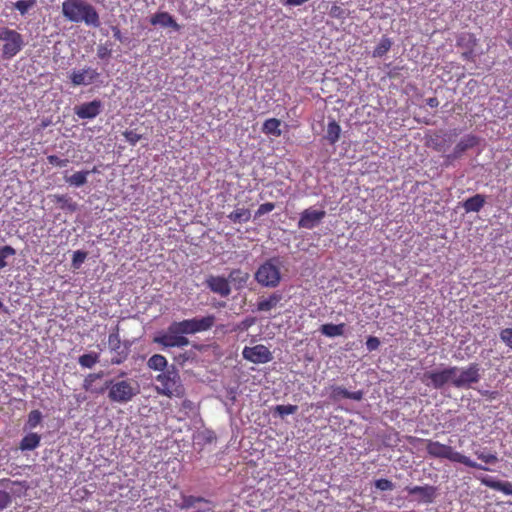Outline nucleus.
Masks as SVG:
<instances>
[{
  "label": "nucleus",
  "instance_id": "nucleus-16",
  "mask_svg": "<svg viewBox=\"0 0 512 512\" xmlns=\"http://www.w3.org/2000/svg\"><path fill=\"white\" fill-rule=\"evenodd\" d=\"M480 138L473 134L465 135L454 147L453 152L447 155V160L452 161L460 158L467 150L476 147Z\"/></svg>",
  "mask_w": 512,
  "mask_h": 512
},
{
  "label": "nucleus",
  "instance_id": "nucleus-60",
  "mask_svg": "<svg viewBox=\"0 0 512 512\" xmlns=\"http://www.w3.org/2000/svg\"><path fill=\"white\" fill-rule=\"evenodd\" d=\"M194 347H195L196 349H198V350H200V349H201V346H200V345H194Z\"/></svg>",
  "mask_w": 512,
  "mask_h": 512
},
{
  "label": "nucleus",
  "instance_id": "nucleus-1",
  "mask_svg": "<svg viewBox=\"0 0 512 512\" xmlns=\"http://www.w3.org/2000/svg\"><path fill=\"white\" fill-rule=\"evenodd\" d=\"M62 14L70 22H84L87 26L99 27L100 17L93 5L85 0H65Z\"/></svg>",
  "mask_w": 512,
  "mask_h": 512
},
{
  "label": "nucleus",
  "instance_id": "nucleus-22",
  "mask_svg": "<svg viewBox=\"0 0 512 512\" xmlns=\"http://www.w3.org/2000/svg\"><path fill=\"white\" fill-rule=\"evenodd\" d=\"M283 296L279 292H273L267 298H260L257 302V310L260 312H268L275 308L282 300Z\"/></svg>",
  "mask_w": 512,
  "mask_h": 512
},
{
  "label": "nucleus",
  "instance_id": "nucleus-15",
  "mask_svg": "<svg viewBox=\"0 0 512 512\" xmlns=\"http://www.w3.org/2000/svg\"><path fill=\"white\" fill-rule=\"evenodd\" d=\"M102 109V102L98 99H95L93 101L75 106L74 113L80 119H94L101 113Z\"/></svg>",
  "mask_w": 512,
  "mask_h": 512
},
{
  "label": "nucleus",
  "instance_id": "nucleus-43",
  "mask_svg": "<svg viewBox=\"0 0 512 512\" xmlns=\"http://www.w3.org/2000/svg\"><path fill=\"white\" fill-rule=\"evenodd\" d=\"M274 208H275V204L272 202L263 203L258 207L254 216H255V218H259V217L263 216L264 214H267V213L273 211Z\"/></svg>",
  "mask_w": 512,
  "mask_h": 512
},
{
  "label": "nucleus",
  "instance_id": "nucleus-41",
  "mask_svg": "<svg viewBox=\"0 0 512 512\" xmlns=\"http://www.w3.org/2000/svg\"><path fill=\"white\" fill-rule=\"evenodd\" d=\"M475 455L477 456V458L479 460L483 461L486 464H494V463H496L498 461L497 456L495 454H493V453H490V452L476 451Z\"/></svg>",
  "mask_w": 512,
  "mask_h": 512
},
{
  "label": "nucleus",
  "instance_id": "nucleus-6",
  "mask_svg": "<svg viewBox=\"0 0 512 512\" xmlns=\"http://www.w3.org/2000/svg\"><path fill=\"white\" fill-rule=\"evenodd\" d=\"M156 343L163 348L185 347L190 344V340L179 331L177 321L172 322L165 332H160L153 338Z\"/></svg>",
  "mask_w": 512,
  "mask_h": 512
},
{
  "label": "nucleus",
  "instance_id": "nucleus-3",
  "mask_svg": "<svg viewBox=\"0 0 512 512\" xmlns=\"http://www.w3.org/2000/svg\"><path fill=\"white\" fill-rule=\"evenodd\" d=\"M426 452L429 457L435 459H446L454 463H460L467 467L489 470L475 461L471 460L468 456L456 451L452 446L443 444L439 441L431 439L425 440Z\"/></svg>",
  "mask_w": 512,
  "mask_h": 512
},
{
  "label": "nucleus",
  "instance_id": "nucleus-28",
  "mask_svg": "<svg viewBox=\"0 0 512 512\" xmlns=\"http://www.w3.org/2000/svg\"><path fill=\"white\" fill-rule=\"evenodd\" d=\"M340 134H341L340 125L335 120L330 121L327 125V131H326V136H325L327 141L331 145H334L339 140Z\"/></svg>",
  "mask_w": 512,
  "mask_h": 512
},
{
  "label": "nucleus",
  "instance_id": "nucleus-7",
  "mask_svg": "<svg viewBox=\"0 0 512 512\" xmlns=\"http://www.w3.org/2000/svg\"><path fill=\"white\" fill-rule=\"evenodd\" d=\"M0 41L4 42L2 47L3 59L13 58L24 46L23 36L8 27H0Z\"/></svg>",
  "mask_w": 512,
  "mask_h": 512
},
{
  "label": "nucleus",
  "instance_id": "nucleus-48",
  "mask_svg": "<svg viewBox=\"0 0 512 512\" xmlns=\"http://www.w3.org/2000/svg\"><path fill=\"white\" fill-rule=\"evenodd\" d=\"M11 503V495L3 490H0V511L8 507Z\"/></svg>",
  "mask_w": 512,
  "mask_h": 512
},
{
  "label": "nucleus",
  "instance_id": "nucleus-47",
  "mask_svg": "<svg viewBox=\"0 0 512 512\" xmlns=\"http://www.w3.org/2000/svg\"><path fill=\"white\" fill-rule=\"evenodd\" d=\"M380 346V340L375 336H369L366 340V348L369 352L375 351Z\"/></svg>",
  "mask_w": 512,
  "mask_h": 512
},
{
  "label": "nucleus",
  "instance_id": "nucleus-59",
  "mask_svg": "<svg viewBox=\"0 0 512 512\" xmlns=\"http://www.w3.org/2000/svg\"><path fill=\"white\" fill-rule=\"evenodd\" d=\"M9 481H10L9 479H1L0 484H3L4 482H9Z\"/></svg>",
  "mask_w": 512,
  "mask_h": 512
},
{
  "label": "nucleus",
  "instance_id": "nucleus-31",
  "mask_svg": "<svg viewBox=\"0 0 512 512\" xmlns=\"http://www.w3.org/2000/svg\"><path fill=\"white\" fill-rule=\"evenodd\" d=\"M167 364V359L161 354H154L147 361V366L155 371H164Z\"/></svg>",
  "mask_w": 512,
  "mask_h": 512
},
{
  "label": "nucleus",
  "instance_id": "nucleus-58",
  "mask_svg": "<svg viewBox=\"0 0 512 512\" xmlns=\"http://www.w3.org/2000/svg\"><path fill=\"white\" fill-rule=\"evenodd\" d=\"M49 125V121H43L42 122V127L45 128Z\"/></svg>",
  "mask_w": 512,
  "mask_h": 512
},
{
  "label": "nucleus",
  "instance_id": "nucleus-55",
  "mask_svg": "<svg viewBox=\"0 0 512 512\" xmlns=\"http://www.w3.org/2000/svg\"><path fill=\"white\" fill-rule=\"evenodd\" d=\"M112 31H113V37L116 40L122 41V33H121L120 29L117 26H114V27H112Z\"/></svg>",
  "mask_w": 512,
  "mask_h": 512
},
{
  "label": "nucleus",
  "instance_id": "nucleus-46",
  "mask_svg": "<svg viewBox=\"0 0 512 512\" xmlns=\"http://www.w3.org/2000/svg\"><path fill=\"white\" fill-rule=\"evenodd\" d=\"M47 161L49 164L56 167H66L69 163L68 159H61L57 155H49L47 156Z\"/></svg>",
  "mask_w": 512,
  "mask_h": 512
},
{
  "label": "nucleus",
  "instance_id": "nucleus-19",
  "mask_svg": "<svg viewBox=\"0 0 512 512\" xmlns=\"http://www.w3.org/2000/svg\"><path fill=\"white\" fill-rule=\"evenodd\" d=\"M150 23L152 25H160L162 27H170L175 31H179L181 26L176 22L172 15L168 12H157L155 13L151 19Z\"/></svg>",
  "mask_w": 512,
  "mask_h": 512
},
{
  "label": "nucleus",
  "instance_id": "nucleus-57",
  "mask_svg": "<svg viewBox=\"0 0 512 512\" xmlns=\"http://www.w3.org/2000/svg\"><path fill=\"white\" fill-rule=\"evenodd\" d=\"M182 407L184 409H193V402L188 400V399H185L183 402H182Z\"/></svg>",
  "mask_w": 512,
  "mask_h": 512
},
{
  "label": "nucleus",
  "instance_id": "nucleus-51",
  "mask_svg": "<svg viewBox=\"0 0 512 512\" xmlns=\"http://www.w3.org/2000/svg\"><path fill=\"white\" fill-rule=\"evenodd\" d=\"M255 324V318L253 317H247L245 318L238 326V329L240 330H247L248 328H250L252 325Z\"/></svg>",
  "mask_w": 512,
  "mask_h": 512
},
{
  "label": "nucleus",
  "instance_id": "nucleus-17",
  "mask_svg": "<svg viewBox=\"0 0 512 512\" xmlns=\"http://www.w3.org/2000/svg\"><path fill=\"white\" fill-rule=\"evenodd\" d=\"M99 77L97 70L85 67L80 70H73L69 76L74 86L90 85Z\"/></svg>",
  "mask_w": 512,
  "mask_h": 512
},
{
  "label": "nucleus",
  "instance_id": "nucleus-35",
  "mask_svg": "<svg viewBox=\"0 0 512 512\" xmlns=\"http://www.w3.org/2000/svg\"><path fill=\"white\" fill-rule=\"evenodd\" d=\"M15 254H16V250L10 245H5V246L0 247V269L6 267L7 266L6 259L11 256H14Z\"/></svg>",
  "mask_w": 512,
  "mask_h": 512
},
{
  "label": "nucleus",
  "instance_id": "nucleus-21",
  "mask_svg": "<svg viewBox=\"0 0 512 512\" xmlns=\"http://www.w3.org/2000/svg\"><path fill=\"white\" fill-rule=\"evenodd\" d=\"M480 481L486 487L500 491L505 495H512V483L508 481L495 480L489 476L482 477Z\"/></svg>",
  "mask_w": 512,
  "mask_h": 512
},
{
  "label": "nucleus",
  "instance_id": "nucleus-56",
  "mask_svg": "<svg viewBox=\"0 0 512 512\" xmlns=\"http://www.w3.org/2000/svg\"><path fill=\"white\" fill-rule=\"evenodd\" d=\"M342 13V9L339 7V6H332L331 8V15L334 16V17H338L340 16V14Z\"/></svg>",
  "mask_w": 512,
  "mask_h": 512
},
{
  "label": "nucleus",
  "instance_id": "nucleus-38",
  "mask_svg": "<svg viewBox=\"0 0 512 512\" xmlns=\"http://www.w3.org/2000/svg\"><path fill=\"white\" fill-rule=\"evenodd\" d=\"M42 421V413L39 410H32L28 415L27 424L30 428L37 427Z\"/></svg>",
  "mask_w": 512,
  "mask_h": 512
},
{
  "label": "nucleus",
  "instance_id": "nucleus-54",
  "mask_svg": "<svg viewBox=\"0 0 512 512\" xmlns=\"http://www.w3.org/2000/svg\"><path fill=\"white\" fill-rule=\"evenodd\" d=\"M309 0H286V5H290V6H300L306 2H308Z\"/></svg>",
  "mask_w": 512,
  "mask_h": 512
},
{
  "label": "nucleus",
  "instance_id": "nucleus-32",
  "mask_svg": "<svg viewBox=\"0 0 512 512\" xmlns=\"http://www.w3.org/2000/svg\"><path fill=\"white\" fill-rule=\"evenodd\" d=\"M391 46H392L391 39L386 36H383L380 39V42L378 43V45L373 50L372 56L375 58L383 57L390 50Z\"/></svg>",
  "mask_w": 512,
  "mask_h": 512
},
{
  "label": "nucleus",
  "instance_id": "nucleus-25",
  "mask_svg": "<svg viewBox=\"0 0 512 512\" xmlns=\"http://www.w3.org/2000/svg\"><path fill=\"white\" fill-rule=\"evenodd\" d=\"M281 121L277 118H269L265 120L262 126V131L266 135L279 137L282 134L280 129Z\"/></svg>",
  "mask_w": 512,
  "mask_h": 512
},
{
  "label": "nucleus",
  "instance_id": "nucleus-12",
  "mask_svg": "<svg viewBox=\"0 0 512 512\" xmlns=\"http://www.w3.org/2000/svg\"><path fill=\"white\" fill-rule=\"evenodd\" d=\"M242 355L244 359L254 364L268 363L273 359L271 351L263 344H257L253 347H244Z\"/></svg>",
  "mask_w": 512,
  "mask_h": 512
},
{
  "label": "nucleus",
  "instance_id": "nucleus-37",
  "mask_svg": "<svg viewBox=\"0 0 512 512\" xmlns=\"http://www.w3.org/2000/svg\"><path fill=\"white\" fill-rule=\"evenodd\" d=\"M197 502H207L206 499L203 497H197V496H185L183 495V502L181 505H179L180 509H189Z\"/></svg>",
  "mask_w": 512,
  "mask_h": 512
},
{
  "label": "nucleus",
  "instance_id": "nucleus-24",
  "mask_svg": "<svg viewBox=\"0 0 512 512\" xmlns=\"http://www.w3.org/2000/svg\"><path fill=\"white\" fill-rule=\"evenodd\" d=\"M344 328L345 324H333V323H327L323 324L320 327V332L330 338L342 336L344 334Z\"/></svg>",
  "mask_w": 512,
  "mask_h": 512
},
{
  "label": "nucleus",
  "instance_id": "nucleus-23",
  "mask_svg": "<svg viewBox=\"0 0 512 512\" xmlns=\"http://www.w3.org/2000/svg\"><path fill=\"white\" fill-rule=\"evenodd\" d=\"M485 205V196L482 194H476L463 202L464 210L469 212H479Z\"/></svg>",
  "mask_w": 512,
  "mask_h": 512
},
{
  "label": "nucleus",
  "instance_id": "nucleus-39",
  "mask_svg": "<svg viewBox=\"0 0 512 512\" xmlns=\"http://www.w3.org/2000/svg\"><path fill=\"white\" fill-rule=\"evenodd\" d=\"M86 258H87V252L82 251V250L75 251L73 253V257H72L73 268L78 269L82 265V263L85 261Z\"/></svg>",
  "mask_w": 512,
  "mask_h": 512
},
{
  "label": "nucleus",
  "instance_id": "nucleus-42",
  "mask_svg": "<svg viewBox=\"0 0 512 512\" xmlns=\"http://www.w3.org/2000/svg\"><path fill=\"white\" fill-rule=\"evenodd\" d=\"M374 485L377 489L381 490V491H390V490H393L394 489V484L392 481L388 480V479H384V478H381V479H377L375 482H374Z\"/></svg>",
  "mask_w": 512,
  "mask_h": 512
},
{
  "label": "nucleus",
  "instance_id": "nucleus-36",
  "mask_svg": "<svg viewBox=\"0 0 512 512\" xmlns=\"http://www.w3.org/2000/svg\"><path fill=\"white\" fill-rule=\"evenodd\" d=\"M297 410H298V406L297 405H292V404L277 405L274 408V412L276 414H278L279 416H281V417H284V416L290 415V414H294V413L297 412Z\"/></svg>",
  "mask_w": 512,
  "mask_h": 512
},
{
  "label": "nucleus",
  "instance_id": "nucleus-34",
  "mask_svg": "<svg viewBox=\"0 0 512 512\" xmlns=\"http://www.w3.org/2000/svg\"><path fill=\"white\" fill-rule=\"evenodd\" d=\"M36 5V0H19L13 3V6L19 13L24 16L30 9Z\"/></svg>",
  "mask_w": 512,
  "mask_h": 512
},
{
  "label": "nucleus",
  "instance_id": "nucleus-45",
  "mask_svg": "<svg viewBox=\"0 0 512 512\" xmlns=\"http://www.w3.org/2000/svg\"><path fill=\"white\" fill-rule=\"evenodd\" d=\"M123 136L125 137L126 141L133 146L136 145V143L140 141L142 138V135L138 134L136 131L133 130L125 131L123 133Z\"/></svg>",
  "mask_w": 512,
  "mask_h": 512
},
{
  "label": "nucleus",
  "instance_id": "nucleus-29",
  "mask_svg": "<svg viewBox=\"0 0 512 512\" xmlns=\"http://www.w3.org/2000/svg\"><path fill=\"white\" fill-rule=\"evenodd\" d=\"M227 217L233 223H246L251 218V212L247 208H237L228 214Z\"/></svg>",
  "mask_w": 512,
  "mask_h": 512
},
{
  "label": "nucleus",
  "instance_id": "nucleus-33",
  "mask_svg": "<svg viewBox=\"0 0 512 512\" xmlns=\"http://www.w3.org/2000/svg\"><path fill=\"white\" fill-rule=\"evenodd\" d=\"M99 361L97 353H86L79 357L78 363L85 368H92Z\"/></svg>",
  "mask_w": 512,
  "mask_h": 512
},
{
  "label": "nucleus",
  "instance_id": "nucleus-30",
  "mask_svg": "<svg viewBox=\"0 0 512 512\" xmlns=\"http://www.w3.org/2000/svg\"><path fill=\"white\" fill-rule=\"evenodd\" d=\"M90 174V171H78L72 174L69 177L65 178V181L74 187H81L87 183L88 175Z\"/></svg>",
  "mask_w": 512,
  "mask_h": 512
},
{
  "label": "nucleus",
  "instance_id": "nucleus-27",
  "mask_svg": "<svg viewBox=\"0 0 512 512\" xmlns=\"http://www.w3.org/2000/svg\"><path fill=\"white\" fill-rule=\"evenodd\" d=\"M249 273L242 271L241 269H233L229 273V281L235 284L237 289L243 288L249 280Z\"/></svg>",
  "mask_w": 512,
  "mask_h": 512
},
{
  "label": "nucleus",
  "instance_id": "nucleus-9",
  "mask_svg": "<svg viewBox=\"0 0 512 512\" xmlns=\"http://www.w3.org/2000/svg\"><path fill=\"white\" fill-rule=\"evenodd\" d=\"M215 323L214 315H206L202 318H191L177 321L179 331H182L184 336L189 334H196L210 330Z\"/></svg>",
  "mask_w": 512,
  "mask_h": 512
},
{
  "label": "nucleus",
  "instance_id": "nucleus-5",
  "mask_svg": "<svg viewBox=\"0 0 512 512\" xmlns=\"http://www.w3.org/2000/svg\"><path fill=\"white\" fill-rule=\"evenodd\" d=\"M277 258H271L259 266L255 280L263 287L275 288L281 281V273Z\"/></svg>",
  "mask_w": 512,
  "mask_h": 512
},
{
  "label": "nucleus",
  "instance_id": "nucleus-26",
  "mask_svg": "<svg viewBox=\"0 0 512 512\" xmlns=\"http://www.w3.org/2000/svg\"><path fill=\"white\" fill-rule=\"evenodd\" d=\"M41 437L37 433H29L20 441L19 448L22 451L34 450L40 444Z\"/></svg>",
  "mask_w": 512,
  "mask_h": 512
},
{
  "label": "nucleus",
  "instance_id": "nucleus-13",
  "mask_svg": "<svg viewBox=\"0 0 512 512\" xmlns=\"http://www.w3.org/2000/svg\"><path fill=\"white\" fill-rule=\"evenodd\" d=\"M325 216L326 212L323 209L316 210L312 207L307 208L300 214L298 227L309 230L313 229L322 222Z\"/></svg>",
  "mask_w": 512,
  "mask_h": 512
},
{
  "label": "nucleus",
  "instance_id": "nucleus-44",
  "mask_svg": "<svg viewBox=\"0 0 512 512\" xmlns=\"http://www.w3.org/2000/svg\"><path fill=\"white\" fill-rule=\"evenodd\" d=\"M500 339L512 349V328L502 329L499 333Z\"/></svg>",
  "mask_w": 512,
  "mask_h": 512
},
{
  "label": "nucleus",
  "instance_id": "nucleus-20",
  "mask_svg": "<svg viewBox=\"0 0 512 512\" xmlns=\"http://www.w3.org/2000/svg\"><path fill=\"white\" fill-rule=\"evenodd\" d=\"M331 398L333 400H339L341 398H344L360 401L363 398V392L361 390L350 392L342 386L334 385L331 386Z\"/></svg>",
  "mask_w": 512,
  "mask_h": 512
},
{
  "label": "nucleus",
  "instance_id": "nucleus-18",
  "mask_svg": "<svg viewBox=\"0 0 512 512\" xmlns=\"http://www.w3.org/2000/svg\"><path fill=\"white\" fill-rule=\"evenodd\" d=\"M206 286L221 297H228L231 293L229 280L222 276L210 275L205 280Z\"/></svg>",
  "mask_w": 512,
  "mask_h": 512
},
{
  "label": "nucleus",
  "instance_id": "nucleus-14",
  "mask_svg": "<svg viewBox=\"0 0 512 512\" xmlns=\"http://www.w3.org/2000/svg\"><path fill=\"white\" fill-rule=\"evenodd\" d=\"M405 490L410 496H418L416 500L419 503L425 504L432 503L438 494V488L428 484L424 486H407Z\"/></svg>",
  "mask_w": 512,
  "mask_h": 512
},
{
  "label": "nucleus",
  "instance_id": "nucleus-53",
  "mask_svg": "<svg viewBox=\"0 0 512 512\" xmlns=\"http://www.w3.org/2000/svg\"><path fill=\"white\" fill-rule=\"evenodd\" d=\"M426 104L431 108H436L439 105V101L436 97H430L426 99Z\"/></svg>",
  "mask_w": 512,
  "mask_h": 512
},
{
  "label": "nucleus",
  "instance_id": "nucleus-52",
  "mask_svg": "<svg viewBox=\"0 0 512 512\" xmlns=\"http://www.w3.org/2000/svg\"><path fill=\"white\" fill-rule=\"evenodd\" d=\"M479 393L482 396L487 397L489 399H495L498 395L497 391H489V390H480Z\"/></svg>",
  "mask_w": 512,
  "mask_h": 512
},
{
  "label": "nucleus",
  "instance_id": "nucleus-8",
  "mask_svg": "<svg viewBox=\"0 0 512 512\" xmlns=\"http://www.w3.org/2000/svg\"><path fill=\"white\" fill-rule=\"evenodd\" d=\"M108 346L110 352L113 353L111 358L112 364L119 365L127 360L130 354V343L121 341L118 326H116L114 331L110 332L108 336Z\"/></svg>",
  "mask_w": 512,
  "mask_h": 512
},
{
  "label": "nucleus",
  "instance_id": "nucleus-10",
  "mask_svg": "<svg viewBox=\"0 0 512 512\" xmlns=\"http://www.w3.org/2000/svg\"><path fill=\"white\" fill-rule=\"evenodd\" d=\"M481 378L478 363H470L467 367H458L454 376L453 386L456 388H470L472 384L479 382Z\"/></svg>",
  "mask_w": 512,
  "mask_h": 512
},
{
  "label": "nucleus",
  "instance_id": "nucleus-4",
  "mask_svg": "<svg viewBox=\"0 0 512 512\" xmlns=\"http://www.w3.org/2000/svg\"><path fill=\"white\" fill-rule=\"evenodd\" d=\"M156 381L159 383V385L156 386V390L161 395L170 398H182L185 395L184 385L182 384L180 375L174 366L159 374L156 377Z\"/></svg>",
  "mask_w": 512,
  "mask_h": 512
},
{
  "label": "nucleus",
  "instance_id": "nucleus-49",
  "mask_svg": "<svg viewBox=\"0 0 512 512\" xmlns=\"http://www.w3.org/2000/svg\"><path fill=\"white\" fill-rule=\"evenodd\" d=\"M100 377H101V374H89V375L85 378V380H84V384H83L84 389H85V390H89V389H90V386L92 385V383H93L96 379H98V378H100Z\"/></svg>",
  "mask_w": 512,
  "mask_h": 512
},
{
  "label": "nucleus",
  "instance_id": "nucleus-50",
  "mask_svg": "<svg viewBox=\"0 0 512 512\" xmlns=\"http://www.w3.org/2000/svg\"><path fill=\"white\" fill-rule=\"evenodd\" d=\"M110 55H111V50L107 46L100 45L98 47V49H97V56L100 59H105V58L109 57Z\"/></svg>",
  "mask_w": 512,
  "mask_h": 512
},
{
  "label": "nucleus",
  "instance_id": "nucleus-40",
  "mask_svg": "<svg viewBox=\"0 0 512 512\" xmlns=\"http://www.w3.org/2000/svg\"><path fill=\"white\" fill-rule=\"evenodd\" d=\"M196 357V354L193 351H185L183 353L178 354L174 357V360L181 366H183L188 361H193Z\"/></svg>",
  "mask_w": 512,
  "mask_h": 512
},
{
  "label": "nucleus",
  "instance_id": "nucleus-2",
  "mask_svg": "<svg viewBox=\"0 0 512 512\" xmlns=\"http://www.w3.org/2000/svg\"><path fill=\"white\" fill-rule=\"evenodd\" d=\"M108 390V398L111 402L126 404L133 400L140 393V387L134 379H110L105 381L104 387L97 391L103 393Z\"/></svg>",
  "mask_w": 512,
  "mask_h": 512
},
{
  "label": "nucleus",
  "instance_id": "nucleus-11",
  "mask_svg": "<svg viewBox=\"0 0 512 512\" xmlns=\"http://www.w3.org/2000/svg\"><path fill=\"white\" fill-rule=\"evenodd\" d=\"M457 371V366H450L440 371L426 372L423 375L422 381L435 389H441L448 383L453 385L454 376L457 374Z\"/></svg>",
  "mask_w": 512,
  "mask_h": 512
}]
</instances>
